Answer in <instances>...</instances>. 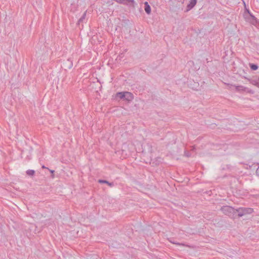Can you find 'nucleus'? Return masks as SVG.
Returning <instances> with one entry per match:
<instances>
[{
	"label": "nucleus",
	"instance_id": "obj_1",
	"mask_svg": "<svg viewBox=\"0 0 259 259\" xmlns=\"http://www.w3.org/2000/svg\"><path fill=\"white\" fill-rule=\"evenodd\" d=\"M133 99V95L130 92H119L115 95V99H124L127 101H131Z\"/></svg>",
	"mask_w": 259,
	"mask_h": 259
},
{
	"label": "nucleus",
	"instance_id": "obj_2",
	"mask_svg": "<svg viewBox=\"0 0 259 259\" xmlns=\"http://www.w3.org/2000/svg\"><path fill=\"white\" fill-rule=\"evenodd\" d=\"M253 211V209L250 207H239L236 209L235 212H238V215L239 217H242L244 215L251 214Z\"/></svg>",
	"mask_w": 259,
	"mask_h": 259
},
{
	"label": "nucleus",
	"instance_id": "obj_3",
	"mask_svg": "<svg viewBox=\"0 0 259 259\" xmlns=\"http://www.w3.org/2000/svg\"><path fill=\"white\" fill-rule=\"evenodd\" d=\"M221 210L223 213L229 217L233 216L234 214L236 213V209L229 206H223L221 207Z\"/></svg>",
	"mask_w": 259,
	"mask_h": 259
},
{
	"label": "nucleus",
	"instance_id": "obj_4",
	"mask_svg": "<svg viewBox=\"0 0 259 259\" xmlns=\"http://www.w3.org/2000/svg\"><path fill=\"white\" fill-rule=\"evenodd\" d=\"M144 4H145V12L148 14H150V13H151V7H150V6L148 4V2H146L144 3Z\"/></svg>",
	"mask_w": 259,
	"mask_h": 259
},
{
	"label": "nucleus",
	"instance_id": "obj_5",
	"mask_svg": "<svg viewBox=\"0 0 259 259\" xmlns=\"http://www.w3.org/2000/svg\"><path fill=\"white\" fill-rule=\"evenodd\" d=\"M197 0H191L190 4L188 5V10H189L192 9L196 4Z\"/></svg>",
	"mask_w": 259,
	"mask_h": 259
},
{
	"label": "nucleus",
	"instance_id": "obj_6",
	"mask_svg": "<svg viewBox=\"0 0 259 259\" xmlns=\"http://www.w3.org/2000/svg\"><path fill=\"white\" fill-rule=\"evenodd\" d=\"M98 182L99 183H105V184H107L109 186H110V187L113 186V183H110L108 181H107L103 180V179H99V181H98Z\"/></svg>",
	"mask_w": 259,
	"mask_h": 259
},
{
	"label": "nucleus",
	"instance_id": "obj_7",
	"mask_svg": "<svg viewBox=\"0 0 259 259\" xmlns=\"http://www.w3.org/2000/svg\"><path fill=\"white\" fill-rule=\"evenodd\" d=\"M27 174L30 176H33L34 174V171L33 170H28L27 171Z\"/></svg>",
	"mask_w": 259,
	"mask_h": 259
},
{
	"label": "nucleus",
	"instance_id": "obj_8",
	"mask_svg": "<svg viewBox=\"0 0 259 259\" xmlns=\"http://www.w3.org/2000/svg\"><path fill=\"white\" fill-rule=\"evenodd\" d=\"M250 68L253 70H256L257 69V66L254 64H250Z\"/></svg>",
	"mask_w": 259,
	"mask_h": 259
},
{
	"label": "nucleus",
	"instance_id": "obj_9",
	"mask_svg": "<svg viewBox=\"0 0 259 259\" xmlns=\"http://www.w3.org/2000/svg\"><path fill=\"white\" fill-rule=\"evenodd\" d=\"M171 242H172L174 244H178L179 245L185 246V245L183 243H176V242H172V241H171Z\"/></svg>",
	"mask_w": 259,
	"mask_h": 259
},
{
	"label": "nucleus",
	"instance_id": "obj_10",
	"mask_svg": "<svg viewBox=\"0 0 259 259\" xmlns=\"http://www.w3.org/2000/svg\"><path fill=\"white\" fill-rule=\"evenodd\" d=\"M50 171H51V172L52 174H53V172H54V170H50Z\"/></svg>",
	"mask_w": 259,
	"mask_h": 259
},
{
	"label": "nucleus",
	"instance_id": "obj_11",
	"mask_svg": "<svg viewBox=\"0 0 259 259\" xmlns=\"http://www.w3.org/2000/svg\"><path fill=\"white\" fill-rule=\"evenodd\" d=\"M42 168H46V167H45V166H42Z\"/></svg>",
	"mask_w": 259,
	"mask_h": 259
}]
</instances>
